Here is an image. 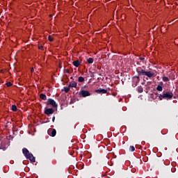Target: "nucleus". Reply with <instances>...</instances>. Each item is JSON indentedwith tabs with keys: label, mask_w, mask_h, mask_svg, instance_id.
Instances as JSON below:
<instances>
[{
	"label": "nucleus",
	"mask_w": 178,
	"mask_h": 178,
	"mask_svg": "<svg viewBox=\"0 0 178 178\" xmlns=\"http://www.w3.org/2000/svg\"><path fill=\"white\" fill-rule=\"evenodd\" d=\"M136 72H138L139 76H146L149 78H152L154 76V73L152 72H146L140 67L136 68Z\"/></svg>",
	"instance_id": "obj_1"
},
{
	"label": "nucleus",
	"mask_w": 178,
	"mask_h": 178,
	"mask_svg": "<svg viewBox=\"0 0 178 178\" xmlns=\"http://www.w3.org/2000/svg\"><path fill=\"white\" fill-rule=\"evenodd\" d=\"M22 153L24 155L25 158L27 159H29L31 162H32V163L35 162V159L34 156H33V154L29 152V149H27L26 148H23Z\"/></svg>",
	"instance_id": "obj_2"
},
{
	"label": "nucleus",
	"mask_w": 178,
	"mask_h": 178,
	"mask_svg": "<svg viewBox=\"0 0 178 178\" xmlns=\"http://www.w3.org/2000/svg\"><path fill=\"white\" fill-rule=\"evenodd\" d=\"M173 96H174L173 92L167 91L166 92H163V94L162 95H159V99L161 101L163 99L169 100L173 98Z\"/></svg>",
	"instance_id": "obj_3"
},
{
	"label": "nucleus",
	"mask_w": 178,
	"mask_h": 178,
	"mask_svg": "<svg viewBox=\"0 0 178 178\" xmlns=\"http://www.w3.org/2000/svg\"><path fill=\"white\" fill-rule=\"evenodd\" d=\"M46 105H51L54 108H58V104L53 99H48L47 102H45Z\"/></svg>",
	"instance_id": "obj_4"
},
{
	"label": "nucleus",
	"mask_w": 178,
	"mask_h": 178,
	"mask_svg": "<svg viewBox=\"0 0 178 178\" xmlns=\"http://www.w3.org/2000/svg\"><path fill=\"white\" fill-rule=\"evenodd\" d=\"M90 95H91V93H90L88 90H81V92H79V96H81L83 98H86Z\"/></svg>",
	"instance_id": "obj_5"
},
{
	"label": "nucleus",
	"mask_w": 178,
	"mask_h": 178,
	"mask_svg": "<svg viewBox=\"0 0 178 178\" xmlns=\"http://www.w3.org/2000/svg\"><path fill=\"white\" fill-rule=\"evenodd\" d=\"M54 113H55V110H54L52 108H48L47 107H45L44 108V114L49 116L50 115H53Z\"/></svg>",
	"instance_id": "obj_6"
},
{
	"label": "nucleus",
	"mask_w": 178,
	"mask_h": 178,
	"mask_svg": "<svg viewBox=\"0 0 178 178\" xmlns=\"http://www.w3.org/2000/svg\"><path fill=\"white\" fill-rule=\"evenodd\" d=\"M57 131H56L55 129H50L48 130V134L51 137H55Z\"/></svg>",
	"instance_id": "obj_7"
},
{
	"label": "nucleus",
	"mask_w": 178,
	"mask_h": 178,
	"mask_svg": "<svg viewBox=\"0 0 178 178\" xmlns=\"http://www.w3.org/2000/svg\"><path fill=\"white\" fill-rule=\"evenodd\" d=\"M95 92L97 94H106L107 90L99 88V89L95 90Z\"/></svg>",
	"instance_id": "obj_8"
},
{
	"label": "nucleus",
	"mask_w": 178,
	"mask_h": 178,
	"mask_svg": "<svg viewBox=\"0 0 178 178\" xmlns=\"http://www.w3.org/2000/svg\"><path fill=\"white\" fill-rule=\"evenodd\" d=\"M133 83H135V86H137L138 83H140V77L138 76H134Z\"/></svg>",
	"instance_id": "obj_9"
},
{
	"label": "nucleus",
	"mask_w": 178,
	"mask_h": 178,
	"mask_svg": "<svg viewBox=\"0 0 178 178\" xmlns=\"http://www.w3.org/2000/svg\"><path fill=\"white\" fill-rule=\"evenodd\" d=\"M77 83L75 82V81H72L69 83L68 87L70 88H76Z\"/></svg>",
	"instance_id": "obj_10"
},
{
	"label": "nucleus",
	"mask_w": 178,
	"mask_h": 178,
	"mask_svg": "<svg viewBox=\"0 0 178 178\" xmlns=\"http://www.w3.org/2000/svg\"><path fill=\"white\" fill-rule=\"evenodd\" d=\"M73 65L76 67H79V66L81 65V63L80 62V60H74L73 61Z\"/></svg>",
	"instance_id": "obj_11"
},
{
	"label": "nucleus",
	"mask_w": 178,
	"mask_h": 178,
	"mask_svg": "<svg viewBox=\"0 0 178 178\" xmlns=\"http://www.w3.org/2000/svg\"><path fill=\"white\" fill-rule=\"evenodd\" d=\"M40 98L41 99H42L43 101H46L47 99V95L43 94V93H41L40 95Z\"/></svg>",
	"instance_id": "obj_12"
},
{
	"label": "nucleus",
	"mask_w": 178,
	"mask_h": 178,
	"mask_svg": "<svg viewBox=\"0 0 178 178\" xmlns=\"http://www.w3.org/2000/svg\"><path fill=\"white\" fill-rule=\"evenodd\" d=\"M94 62V59L92 58H89L87 59V63L89 64H92Z\"/></svg>",
	"instance_id": "obj_13"
},
{
	"label": "nucleus",
	"mask_w": 178,
	"mask_h": 178,
	"mask_svg": "<svg viewBox=\"0 0 178 178\" xmlns=\"http://www.w3.org/2000/svg\"><path fill=\"white\" fill-rule=\"evenodd\" d=\"M143 86H138V92H139V93H143Z\"/></svg>",
	"instance_id": "obj_14"
},
{
	"label": "nucleus",
	"mask_w": 178,
	"mask_h": 178,
	"mask_svg": "<svg viewBox=\"0 0 178 178\" xmlns=\"http://www.w3.org/2000/svg\"><path fill=\"white\" fill-rule=\"evenodd\" d=\"M156 90L157 91H159V92H162L163 91V86H156Z\"/></svg>",
	"instance_id": "obj_15"
},
{
	"label": "nucleus",
	"mask_w": 178,
	"mask_h": 178,
	"mask_svg": "<svg viewBox=\"0 0 178 178\" xmlns=\"http://www.w3.org/2000/svg\"><path fill=\"white\" fill-rule=\"evenodd\" d=\"M70 90V87H64V92H65V93H68L69 92V91Z\"/></svg>",
	"instance_id": "obj_16"
},
{
	"label": "nucleus",
	"mask_w": 178,
	"mask_h": 178,
	"mask_svg": "<svg viewBox=\"0 0 178 178\" xmlns=\"http://www.w3.org/2000/svg\"><path fill=\"white\" fill-rule=\"evenodd\" d=\"M12 111L14 112H16L17 111V108L16 105H13L12 106Z\"/></svg>",
	"instance_id": "obj_17"
},
{
	"label": "nucleus",
	"mask_w": 178,
	"mask_h": 178,
	"mask_svg": "<svg viewBox=\"0 0 178 178\" xmlns=\"http://www.w3.org/2000/svg\"><path fill=\"white\" fill-rule=\"evenodd\" d=\"M78 81L79 83H83L84 81V78L82 76H79Z\"/></svg>",
	"instance_id": "obj_18"
},
{
	"label": "nucleus",
	"mask_w": 178,
	"mask_h": 178,
	"mask_svg": "<svg viewBox=\"0 0 178 178\" xmlns=\"http://www.w3.org/2000/svg\"><path fill=\"white\" fill-rule=\"evenodd\" d=\"M162 81H163L164 82H168L169 81V78L166 76H163L162 77Z\"/></svg>",
	"instance_id": "obj_19"
},
{
	"label": "nucleus",
	"mask_w": 178,
	"mask_h": 178,
	"mask_svg": "<svg viewBox=\"0 0 178 178\" xmlns=\"http://www.w3.org/2000/svg\"><path fill=\"white\" fill-rule=\"evenodd\" d=\"M129 150H130L131 152H134L135 147L134 146H130Z\"/></svg>",
	"instance_id": "obj_20"
},
{
	"label": "nucleus",
	"mask_w": 178,
	"mask_h": 178,
	"mask_svg": "<svg viewBox=\"0 0 178 178\" xmlns=\"http://www.w3.org/2000/svg\"><path fill=\"white\" fill-rule=\"evenodd\" d=\"M48 40L50 42H53L54 41V38H52V36H51V35H49L48 36Z\"/></svg>",
	"instance_id": "obj_21"
},
{
	"label": "nucleus",
	"mask_w": 178,
	"mask_h": 178,
	"mask_svg": "<svg viewBox=\"0 0 178 178\" xmlns=\"http://www.w3.org/2000/svg\"><path fill=\"white\" fill-rule=\"evenodd\" d=\"M13 86V83H11V82H8V83H6V86L7 87H10V86Z\"/></svg>",
	"instance_id": "obj_22"
},
{
	"label": "nucleus",
	"mask_w": 178,
	"mask_h": 178,
	"mask_svg": "<svg viewBox=\"0 0 178 178\" xmlns=\"http://www.w3.org/2000/svg\"><path fill=\"white\" fill-rule=\"evenodd\" d=\"M64 73H68V74H70V71H69L68 69H64Z\"/></svg>",
	"instance_id": "obj_23"
},
{
	"label": "nucleus",
	"mask_w": 178,
	"mask_h": 178,
	"mask_svg": "<svg viewBox=\"0 0 178 178\" xmlns=\"http://www.w3.org/2000/svg\"><path fill=\"white\" fill-rule=\"evenodd\" d=\"M152 98H153L154 99H156V97H158V96H154V95H151Z\"/></svg>",
	"instance_id": "obj_24"
},
{
	"label": "nucleus",
	"mask_w": 178,
	"mask_h": 178,
	"mask_svg": "<svg viewBox=\"0 0 178 178\" xmlns=\"http://www.w3.org/2000/svg\"><path fill=\"white\" fill-rule=\"evenodd\" d=\"M139 60H141V61L145 60V58L143 57H139Z\"/></svg>",
	"instance_id": "obj_25"
},
{
	"label": "nucleus",
	"mask_w": 178,
	"mask_h": 178,
	"mask_svg": "<svg viewBox=\"0 0 178 178\" xmlns=\"http://www.w3.org/2000/svg\"><path fill=\"white\" fill-rule=\"evenodd\" d=\"M38 49H40V50H42V49H43V47H42V45H40V46H38Z\"/></svg>",
	"instance_id": "obj_26"
},
{
	"label": "nucleus",
	"mask_w": 178,
	"mask_h": 178,
	"mask_svg": "<svg viewBox=\"0 0 178 178\" xmlns=\"http://www.w3.org/2000/svg\"><path fill=\"white\" fill-rule=\"evenodd\" d=\"M55 119H56V118H55V116H54L53 118H51V121H52L53 122H55Z\"/></svg>",
	"instance_id": "obj_27"
},
{
	"label": "nucleus",
	"mask_w": 178,
	"mask_h": 178,
	"mask_svg": "<svg viewBox=\"0 0 178 178\" xmlns=\"http://www.w3.org/2000/svg\"><path fill=\"white\" fill-rule=\"evenodd\" d=\"M31 72H34V68L31 69Z\"/></svg>",
	"instance_id": "obj_28"
},
{
	"label": "nucleus",
	"mask_w": 178,
	"mask_h": 178,
	"mask_svg": "<svg viewBox=\"0 0 178 178\" xmlns=\"http://www.w3.org/2000/svg\"><path fill=\"white\" fill-rule=\"evenodd\" d=\"M83 88H86V86L82 87L81 90H83Z\"/></svg>",
	"instance_id": "obj_29"
},
{
	"label": "nucleus",
	"mask_w": 178,
	"mask_h": 178,
	"mask_svg": "<svg viewBox=\"0 0 178 178\" xmlns=\"http://www.w3.org/2000/svg\"><path fill=\"white\" fill-rule=\"evenodd\" d=\"M154 95L158 96V92L154 93Z\"/></svg>",
	"instance_id": "obj_30"
},
{
	"label": "nucleus",
	"mask_w": 178,
	"mask_h": 178,
	"mask_svg": "<svg viewBox=\"0 0 178 178\" xmlns=\"http://www.w3.org/2000/svg\"><path fill=\"white\" fill-rule=\"evenodd\" d=\"M71 79H73V77H71Z\"/></svg>",
	"instance_id": "obj_31"
},
{
	"label": "nucleus",
	"mask_w": 178,
	"mask_h": 178,
	"mask_svg": "<svg viewBox=\"0 0 178 178\" xmlns=\"http://www.w3.org/2000/svg\"><path fill=\"white\" fill-rule=\"evenodd\" d=\"M138 65H139L138 62L137 63Z\"/></svg>",
	"instance_id": "obj_32"
}]
</instances>
